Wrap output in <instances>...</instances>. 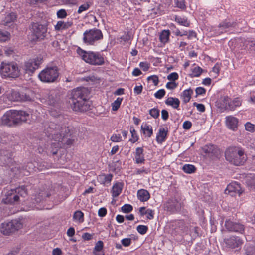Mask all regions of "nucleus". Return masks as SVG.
I'll return each instance as SVG.
<instances>
[{"mask_svg": "<svg viewBox=\"0 0 255 255\" xmlns=\"http://www.w3.org/2000/svg\"><path fill=\"white\" fill-rule=\"evenodd\" d=\"M49 127V129L47 130L48 136L55 141L51 144L55 148L52 150V152L56 154L58 152L57 148L61 147L64 144L67 137L71 135L70 129L69 127H61L53 122L50 123Z\"/></svg>", "mask_w": 255, "mask_h": 255, "instance_id": "f257e3e1", "label": "nucleus"}, {"mask_svg": "<svg viewBox=\"0 0 255 255\" xmlns=\"http://www.w3.org/2000/svg\"><path fill=\"white\" fill-rule=\"evenodd\" d=\"M88 95V90L85 87H78L71 91L69 103L73 110L84 112L89 109Z\"/></svg>", "mask_w": 255, "mask_h": 255, "instance_id": "f03ea898", "label": "nucleus"}, {"mask_svg": "<svg viewBox=\"0 0 255 255\" xmlns=\"http://www.w3.org/2000/svg\"><path fill=\"white\" fill-rule=\"evenodd\" d=\"M77 53L82 60L90 65L100 66L104 64L103 56L99 52L85 51L79 47Z\"/></svg>", "mask_w": 255, "mask_h": 255, "instance_id": "7ed1b4c3", "label": "nucleus"}, {"mask_svg": "<svg viewBox=\"0 0 255 255\" xmlns=\"http://www.w3.org/2000/svg\"><path fill=\"white\" fill-rule=\"evenodd\" d=\"M225 157L227 161L236 166L242 165L246 160L244 151L237 147L229 148L225 152Z\"/></svg>", "mask_w": 255, "mask_h": 255, "instance_id": "20e7f679", "label": "nucleus"}, {"mask_svg": "<svg viewBox=\"0 0 255 255\" xmlns=\"http://www.w3.org/2000/svg\"><path fill=\"white\" fill-rule=\"evenodd\" d=\"M2 202L5 204H13L20 200V198L25 197L27 191L24 186L18 187L14 189L4 191Z\"/></svg>", "mask_w": 255, "mask_h": 255, "instance_id": "39448f33", "label": "nucleus"}, {"mask_svg": "<svg viewBox=\"0 0 255 255\" xmlns=\"http://www.w3.org/2000/svg\"><path fill=\"white\" fill-rule=\"evenodd\" d=\"M0 73L3 78H15L19 75V70L15 62H2L0 64Z\"/></svg>", "mask_w": 255, "mask_h": 255, "instance_id": "423d86ee", "label": "nucleus"}, {"mask_svg": "<svg viewBox=\"0 0 255 255\" xmlns=\"http://www.w3.org/2000/svg\"><path fill=\"white\" fill-rule=\"evenodd\" d=\"M59 76L57 67H47L42 70L38 74L40 80L45 83H52L55 82Z\"/></svg>", "mask_w": 255, "mask_h": 255, "instance_id": "0eeeda50", "label": "nucleus"}, {"mask_svg": "<svg viewBox=\"0 0 255 255\" xmlns=\"http://www.w3.org/2000/svg\"><path fill=\"white\" fill-rule=\"evenodd\" d=\"M242 102V100L239 97L232 99L228 96H223L220 99L219 107L222 109L234 111L241 105Z\"/></svg>", "mask_w": 255, "mask_h": 255, "instance_id": "6e6552de", "label": "nucleus"}, {"mask_svg": "<svg viewBox=\"0 0 255 255\" xmlns=\"http://www.w3.org/2000/svg\"><path fill=\"white\" fill-rule=\"evenodd\" d=\"M103 38L101 31L94 28L85 31L83 33V42L87 45H94L96 42Z\"/></svg>", "mask_w": 255, "mask_h": 255, "instance_id": "1a4fd4ad", "label": "nucleus"}, {"mask_svg": "<svg viewBox=\"0 0 255 255\" xmlns=\"http://www.w3.org/2000/svg\"><path fill=\"white\" fill-rule=\"evenodd\" d=\"M244 241L238 236H232L224 239L223 246L226 250L240 248Z\"/></svg>", "mask_w": 255, "mask_h": 255, "instance_id": "9d476101", "label": "nucleus"}, {"mask_svg": "<svg viewBox=\"0 0 255 255\" xmlns=\"http://www.w3.org/2000/svg\"><path fill=\"white\" fill-rule=\"evenodd\" d=\"M42 59L40 57H37L29 59L26 61L23 66V69L26 73L31 74L38 68L42 63Z\"/></svg>", "mask_w": 255, "mask_h": 255, "instance_id": "9b49d317", "label": "nucleus"}, {"mask_svg": "<svg viewBox=\"0 0 255 255\" xmlns=\"http://www.w3.org/2000/svg\"><path fill=\"white\" fill-rule=\"evenodd\" d=\"M238 26V24L230 19H225L221 22L218 27L215 29V34L216 35H220L223 33L228 32L231 28Z\"/></svg>", "mask_w": 255, "mask_h": 255, "instance_id": "f8f14e48", "label": "nucleus"}, {"mask_svg": "<svg viewBox=\"0 0 255 255\" xmlns=\"http://www.w3.org/2000/svg\"><path fill=\"white\" fill-rule=\"evenodd\" d=\"M225 226L227 230L230 232H236L243 234L245 230V226L239 222L234 221L230 219L225 221Z\"/></svg>", "mask_w": 255, "mask_h": 255, "instance_id": "ddd939ff", "label": "nucleus"}, {"mask_svg": "<svg viewBox=\"0 0 255 255\" xmlns=\"http://www.w3.org/2000/svg\"><path fill=\"white\" fill-rule=\"evenodd\" d=\"M13 113L15 126L24 122H28V121L30 120V115L25 111L13 110Z\"/></svg>", "mask_w": 255, "mask_h": 255, "instance_id": "4468645a", "label": "nucleus"}, {"mask_svg": "<svg viewBox=\"0 0 255 255\" xmlns=\"http://www.w3.org/2000/svg\"><path fill=\"white\" fill-rule=\"evenodd\" d=\"M8 99L11 101H28L31 100L29 95L24 92L12 90L7 94Z\"/></svg>", "mask_w": 255, "mask_h": 255, "instance_id": "2eb2a0df", "label": "nucleus"}, {"mask_svg": "<svg viewBox=\"0 0 255 255\" xmlns=\"http://www.w3.org/2000/svg\"><path fill=\"white\" fill-rule=\"evenodd\" d=\"M32 29L37 39H43L46 36L47 30L46 25L38 23H33Z\"/></svg>", "mask_w": 255, "mask_h": 255, "instance_id": "dca6fc26", "label": "nucleus"}, {"mask_svg": "<svg viewBox=\"0 0 255 255\" xmlns=\"http://www.w3.org/2000/svg\"><path fill=\"white\" fill-rule=\"evenodd\" d=\"M242 192V190L240 185L237 182H233L229 184L225 190V193L230 194L232 196L236 195L240 196Z\"/></svg>", "mask_w": 255, "mask_h": 255, "instance_id": "f3484780", "label": "nucleus"}, {"mask_svg": "<svg viewBox=\"0 0 255 255\" xmlns=\"http://www.w3.org/2000/svg\"><path fill=\"white\" fill-rule=\"evenodd\" d=\"M13 110L7 111L1 118V124L9 127L15 126Z\"/></svg>", "mask_w": 255, "mask_h": 255, "instance_id": "a211bd4d", "label": "nucleus"}, {"mask_svg": "<svg viewBox=\"0 0 255 255\" xmlns=\"http://www.w3.org/2000/svg\"><path fill=\"white\" fill-rule=\"evenodd\" d=\"M226 123L227 127L233 131L237 130L238 128V120L232 116H227L226 117Z\"/></svg>", "mask_w": 255, "mask_h": 255, "instance_id": "6ab92c4d", "label": "nucleus"}, {"mask_svg": "<svg viewBox=\"0 0 255 255\" xmlns=\"http://www.w3.org/2000/svg\"><path fill=\"white\" fill-rule=\"evenodd\" d=\"M166 207L169 210L173 212L179 210L181 207V204L176 199L172 198L168 200Z\"/></svg>", "mask_w": 255, "mask_h": 255, "instance_id": "aec40b11", "label": "nucleus"}, {"mask_svg": "<svg viewBox=\"0 0 255 255\" xmlns=\"http://www.w3.org/2000/svg\"><path fill=\"white\" fill-rule=\"evenodd\" d=\"M167 134L168 130L167 128H160L156 135V141L160 144L165 141L167 138Z\"/></svg>", "mask_w": 255, "mask_h": 255, "instance_id": "412c9836", "label": "nucleus"}, {"mask_svg": "<svg viewBox=\"0 0 255 255\" xmlns=\"http://www.w3.org/2000/svg\"><path fill=\"white\" fill-rule=\"evenodd\" d=\"M124 187V183L120 182H116L113 184L111 189L112 196L113 197H118L122 192Z\"/></svg>", "mask_w": 255, "mask_h": 255, "instance_id": "4be33fe9", "label": "nucleus"}, {"mask_svg": "<svg viewBox=\"0 0 255 255\" xmlns=\"http://www.w3.org/2000/svg\"><path fill=\"white\" fill-rule=\"evenodd\" d=\"M135 163L137 164L143 163L145 161L144 154L143 153V149L142 147H137L136 148L135 152Z\"/></svg>", "mask_w": 255, "mask_h": 255, "instance_id": "5701e85b", "label": "nucleus"}, {"mask_svg": "<svg viewBox=\"0 0 255 255\" xmlns=\"http://www.w3.org/2000/svg\"><path fill=\"white\" fill-rule=\"evenodd\" d=\"M137 197L141 202H146L150 199V195L147 190L141 189L137 192Z\"/></svg>", "mask_w": 255, "mask_h": 255, "instance_id": "b1692460", "label": "nucleus"}, {"mask_svg": "<svg viewBox=\"0 0 255 255\" xmlns=\"http://www.w3.org/2000/svg\"><path fill=\"white\" fill-rule=\"evenodd\" d=\"M139 213L141 216L146 215V217L149 220L154 218V211L151 209L147 208L146 207L139 208Z\"/></svg>", "mask_w": 255, "mask_h": 255, "instance_id": "393cba45", "label": "nucleus"}, {"mask_svg": "<svg viewBox=\"0 0 255 255\" xmlns=\"http://www.w3.org/2000/svg\"><path fill=\"white\" fill-rule=\"evenodd\" d=\"M1 231L4 235H8L14 231L13 224L11 221L3 223L1 224Z\"/></svg>", "mask_w": 255, "mask_h": 255, "instance_id": "a878e982", "label": "nucleus"}, {"mask_svg": "<svg viewBox=\"0 0 255 255\" xmlns=\"http://www.w3.org/2000/svg\"><path fill=\"white\" fill-rule=\"evenodd\" d=\"M73 25L72 21H67L64 22L62 21H59L55 25V29L57 31H60L66 30L70 28Z\"/></svg>", "mask_w": 255, "mask_h": 255, "instance_id": "bb28decb", "label": "nucleus"}, {"mask_svg": "<svg viewBox=\"0 0 255 255\" xmlns=\"http://www.w3.org/2000/svg\"><path fill=\"white\" fill-rule=\"evenodd\" d=\"M165 103L166 105L170 106L174 109L178 110L180 102L177 98L170 97L166 99Z\"/></svg>", "mask_w": 255, "mask_h": 255, "instance_id": "cd10ccee", "label": "nucleus"}, {"mask_svg": "<svg viewBox=\"0 0 255 255\" xmlns=\"http://www.w3.org/2000/svg\"><path fill=\"white\" fill-rule=\"evenodd\" d=\"M113 175L112 174H101L97 177L98 182L101 184H110L111 183Z\"/></svg>", "mask_w": 255, "mask_h": 255, "instance_id": "c85d7f7f", "label": "nucleus"}, {"mask_svg": "<svg viewBox=\"0 0 255 255\" xmlns=\"http://www.w3.org/2000/svg\"><path fill=\"white\" fill-rule=\"evenodd\" d=\"M141 129L144 135L146 137H150L153 134L152 127L146 123L142 124Z\"/></svg>", "mask_w": 255, "mask_h": 255, "instance_id": "c756f323", "label": "nucleus"}, {"mask_svg": "<svg viewBox=\"0 0 255 255\" xmlns=\"http://www.w3.org/2000/svg\"><path fill=\"white\" fill-rule=\"evenodd\" d=\"M193 94V91L191 88L184 90L181 95V98L183 102L185 104L189 102Z\"/></svg>", "mask_w": 255, "mask_h": 255, "instance_id": "7c9ffc66", "label": "nucleus"}, {"mask_svg": "<svg viewBox=\"0 0 255 255\" xmlns=\"http://www.w3.org/2000/svg\"><path fill=\"white\" fill-rule=\"evenodd\" d=\"M170 35V31L169 30H162L159 35L160 42L164 44L167 43L169 41Z\"/></svg>", "mask_w": 255, "mask_h": 255, "instance_id": "2f4dec72", "label": "nucleus"}, {"mask_svg": "<svg viewBox=\"0 0 255 255\" xmlns=\"http://www.w3.org/2000/svg\"><path fill=\"white\" fill-rule=\"evenodd\" d=\"M246 255H255V247L253 243H248L244 246Z\"/></svg>", "mask_w": 255, "mask_h": 255, "instance_id": "473e14b6", "label": "nucleus"}, {"mask_svg": "<svg viewBox=\"0 0 255 255\" xmlns=\"http://www.w3.org/2000/svg\"><path fill=\"white\" fill-rule=\"evenodd\" d=\"M175 21L179 25L183 26L189 27L190 25V22L186 17L175 16Z\"/></svg>", "mask_w": 255, "mask_h": 255, "instance_id": "72a5a7b5", "label": "nucleus"}, {"mask_svg": "<svg viewBox=\"0 0 255 255\" xmlns=\"http://www.w3.org/2000/svg\"><path fill=\"white\" fill-rule=\"evenodd\" d=\"M174 6L182 10L186 8V2L185 0H173Z\"/></svg>", "mask_w": 255, "mask_h": 255, "instance_id": "f704fd0d", "label": "nucleus"}, {"mask_svg": "<svg viewBox=\"0 0 255 255\" xmlns=\"http://www.w3.org/2000/svg\"><path fill=\"white\" fill-rule=\"evenodd\" d=\"M16 18V14L14 12H11L8 14L5 17L4 20L5 24L8 25L11 22H14Z\"/></svg>", "mask_w": 255, "mask_h": 255, "instance_id": "c9c22d12", "label": "nucleus"}, {"mask_svg": "<svg viewBox=\"0 0 255 255\" xmlns=\"http://www.w3.org/2000/svg\"><path fill=\"white\" fill-rule=\"evenodd\" d=\"M73 218L74 221L82 223L84 221V214L81 211H76L74 213Z\"/></svg>", "mask_w": 255, "mask_h": 255, "instance_id": "e433bc0d", "label": "nucleus"}, {"mask_svg": "<svg viewBox=\"0 0 255 255\" xmlns=\"http://www.w3.org/2000/svg\"><path fill=\"white\" fill-rule=\"evenodd\" d=\"M122 101V98L118 97L111 104L112 110L114 111H117L120 107Z\"/></svg>", "mask_w": 255, "mask_h": 255, "instance_id": "4c0bfd02", "label": "nucleus"}, {"mask_svg": "<svg viewBox=\"0 0 255 255\" xmlns=\"http://www.w3.org/2000/svg\"><path fill=\"white\" fill-rule=\"evenodd\" d=\"M183 170L187 173L191 174L195 172V167L191 164H185L183 166Z\"/></svg>", "mask_w": 255, "mask_h": 255, "instance_id": "58836bf2", "label": "nucleus"}, {"mask_svg": "<svg viewBox=\"0 0 255 255\" xmlns=\"http://www.w3.org/2000/svg\"><path fill=\"white\" fill-rule=\"evenodd\" d=\"M245 130L250 132H255V124H252L250 122H247L245 124Z\"/></svg>", "mask_w": 255, "mask_h": 255, "instance_id": "ea45409f", "label": "nucleus"}, {"mask_svg": "<svg viewBox=\"0 0 255 255\" xmlns=\"http://www.w3.org/2000/svg\"><path fill=\"white\" fill-rule=\"evenodd\" d=\"M130 132L131 134L132 138L129 139V141L134 143L138 140V136L136 135V131L133 127H130Z\"/></svg>", "mask_w": 255, "mask_h": 255, "instance_id": "a19ab883", "label": "nucleus"}, {"mask_svg": "<svg viewBox=\"0 0 255 255\" xmlns=\"http://www.w3.org/2000/svg\"><path fill=\"white\" fill-rule=\"evenodd\" d=\"M202 69L199 66H196L193 68L192 73L191 74L192 77H198L202 73Z\"/></svg>", "mask_w": 255, "mask_h": 255, "instance_id": "79ce46f5", "label": "nucleus"}, {"mask_svg": "<svg viewBox=\"0 0 255 255\" xmlns=\"http://www.w3.org/2000/svg\"><path fill=\"white\" fill-rule=\"evenodd\" d=\"M148 229L147 226L139 225L137 226L136 230L137 232L141 235H144L146 233Z\"/></svg>", "mask_w": 255, "mask_h": 255, "instance_id": "37998d69", "label": "nucleus"}, {"mask_svg": "<svg viewBox=\"0 0 255 255\" xmlns=\"http://www.w3.org/2000/svg\"><path fill=\"white\" fill-rule=\"evenodd\" d=\"M11 222L12 224H13L14 231L18 230L23 227L22 223L20 221L14 220H12Z\"/></svg>", "mask_w": 255, "mask_h": 255, "instance_id": "c03bdc74", "label": "nucleus"}, {"mask_svg": "<svg viewBox=\"0 0 255 255\" xmlns=\"http://www.w3.org/2000/svg\"><path fill=\"white\" fill-rule=\"evenodd\" d=\"M121 210L123 212L125 213H128L132 211L133 207L130 204H126L122 207Z\"/></svg>", "mask_w": 255, "mask_h": 255, "instance_id": "a18cd8bd", "label": "nucleus"}, {"mask_svg": "<svg viewBox=\"0 0 255 255\" xmlns=\"http://www.w3.org/2000/svg\"><path fill=\"white\" fill-rule=\"evenodd\" d=\"M104 247V243L103 241L100 240L98 241L96 244L94 248V252H100L101 251Z\"/></svg>", "mask_w": 255, "mask_h": 255, "instance_id": "49530a36", "label": "nucleus"}, {"mask_svg": "<svg viewBox=\"0 0 255 255\" xmlns=\"http://www.w3.org/2000/svg\"><path fill=\"white\" fill-rule=\"evenodd\" d=\"M167 78L170 81L175 82L176 80L178 79L179 75L177 72H174L167 75Z\"/></svg>", "mask_w": 255, "mask_h": 255, "instance_id": "de8ad7c7", "label": "nucleus"}, {"mask_svg": "<svg viewBox=\"0 0 255 255\" xmlns=\"http://www.w3.org/2000/svg\"><path fill=\"white\" fill-rule=\"evenodd\" d=\"M165 95V91L163 89H161L158 90L156 92H155L154 94V96L155 98L158 99H162Z\"/></svg>", "mask_w": 255, "mask_h": 255, "instance_id": "09e8293b", "label": "nucleus"}, {"mask_svg": "<svg viewBox=\"0 0 255 255\" xmlns=\"http://www.w3.org/2000/svg\"><path fill=\"white\" fill-rule=\"evenodd\" d=\"M149 113L153 118L156 119L159 116V110L154 108L149 111Z\"/></svg>", "mask_w": 255, "mask_h": 255, "instance_id": "8fccbe9b", "label": "nucleus"}, {"mask_svg": "<svg viewBox=\"0 0 255 255\" xmlns=\"http://www.w3.org/2000/svg\"><path fill=\"white\" fill-rule=\"evenodd\" d=\"M178 86V83L174 81H170L166 84L165 87L169 90H174Z\"/></svg>", "mask_w": 255, "mask_h": 255, "instance_id": "3c124183", "label": "nucleus"}, {"mask_svg": "<svg viewBox=\"0 0 255 255\" xmlns=\"http://www.w3.org/2000/svg\"><path fill=\"white\" fill-rule=\"evenodd\" d=\"M110 140L114 142H119L122 140V137L120 134H113L111 136Z\"/></svg>", "mask_w": 255, "mask_h": 255, "instance_id": "603ef678", "label": "nucleus"}, {"mask_svg": "<svg viewBox=\"0 0 255 255\" xmlns=\"http://www.w3.org/2000/svg\"><path fill=\"white\" fill-rule=\"evenodd\" d=\"M147 80L151 82L155 86H157L159 83L158 77L157 75H152L147 78Z\"/></svg>", "mask_w": 255, "mask_h": 255, "instance_id": "864d4df0", "label": "nucleus"}, {"mask_svg": "<svg viewBox=\"0 0 255 255\" xmlns=\"http://www.w3.org/2000/svg\"><path fill=\"white\" fill-rule=\"evenodd\" d=\"M9 38V33L7 32L0 31V41H6Z\"/></svg>", "mask_w": 255, "mask_h": 255, "instance_id": "5fc2aeb1", "label": "nucleus"}, {"mask_svg": "<svg viewBox=\"0 0 255 255\" xmlns=\"http://www.w3.org/2000/svg\"><path fill=\"white\" fill-rule=\"evenodd\" d=\"M67 15L66 11L65 9H61L57 12V16L58 18H64Z\"/></svg>", "mask_w": 255, "mask_h": 255, "instance_id": "6e6d98bb", "label": "nucleus"}, {"mask_svg": "<svg viewBox=\"0 0 255 255\" xmlns=\"http://www.w3.org/2000/svg\"><path fill=\"white\" fill-rule=\"evenodd\" d=\"M94 234L84 233L82 235V238L84 241H89L93 238Z\"/></svg>", "mask_w": 255, "mask_h": 255, "instance_id": "4d7b16f0", "label": "nucleus"}, {"mask_svg": "<svg viewBox=\"0 0 255 255\" xmlns=\"http://www.w3.org/2000/svg\"><path fill=\"white\" fill-rule=\"evenodd\" d=\"M90 5L88 3H84L79 6L78 10V13H81L82 12L86 11L89 9Z\"/></svg>", "mask_w": 255, "mask_h": 255, "instance_id": "13d9d810", "label": "nucleus"}, {"mask_svg": "<svg viewBox=\"0 0 255 255\" xmlns=\"http://www.w3.org/2000/svg\"><path fill=\"white\" fill-rule=\"evenodd\" d=\"M121 243L124 246L128 247L131 243V239L128 238H124L121 240Z\"/></svg>", "mask_w": 255, "mask_h": 255, "instance_id": "bf43d9fd", "label": "nucleus"}, {"mask_svg": "<svg viewBox=\"0 0 255 255\" xmlns=\"http://www.w3.org/2000/svg\"><path fill=\"white\" fill-rule=\"evenodd\" d=\"M249 186L250 187L251 189L255 190V176L254 175L252 177V179L249 180L247 182Z\"/></svg>", "mask_w": 255, "mask_h": 255, "instance_id": "052dcab7", "label": "nucleus"}, {"mask_svg": "<svg viewBox=\"0 0 255 255\" xmlns=\"http://www.w3.org/2000/svg\"><path fill=\"white\" fill-rule=\"evenodd\" d=\"M196 96L198 95H203L205 94L206 90L201 87H198L196 88L195 90Z\"/></svg>", "mask_w": 255, "mask_h": 255, "instance_id": "680f3d73", "label": "nucleus"}, {"mask_svg": "<svg viewBox=\"0 0 255 255\" xmlns=\"http://www.w3.org/2000/svg\"><path fill=\"white\" fill-rule=\"evenodd\" d=\"M193 105L196 106L198 111L204 112L205 110V108L203 104H198L196 102L193 103Z\"/></svg>", "mask_w": 255, "mask_h": 255, "instance_id": "e2e57ef3", "label": "nucleus"}, {"mask_svg": "<svg viewBox=\"0 0 255 255\" xmlns=\"http://www.w3.org/2000/svg\"><path fill=\"white\" fill-rule=\"evenodd\" d=\"M140 67L144 71H147L149 68V64L147 62H141L139 63Z\"/></svg>", "mask_w": 255, "mask_h": 255, "instance_id": "0e129e2a", "label": "nucleus"}, {"mask_svg": "<svg viewBox=\"0 0 255 255\" xmlns=\"http://www.w3.org/2000/svg\"><path fill=\"white\" fill-rule=\"evenodd\" d=\"M107 211L106 208L104 207L100 208L98 212V216L101 217L105 216L107 214Z\"/></svg>", "mask_w": 255, "mask_h": 255, "instance_id": "69168bd1", "label": "nucleus"}, {"mask_svg": "<svg viewBox=\"0 0 255 255\" xmlns=\"http://www.w3.org/2000/svg\"><path fill=\"white\" fill-rule=\"evenodd\" d=\"M214 148L215 147L213 145H207L204 147V151L207 153H213Z\"/></svg>", "mask_w": 255, "mask_h": 255, "instance_id": "338daca9", "label": "nucleus"}, {"mask_svg": "<svg viewBox=\"0 0 255 255\" xmlns=\"http://www.w3.org/2000/svg\"><path fill=\"white\" fill-rule=\"evenodd\" d=\"M36 167L34 166V165H33V164L31 162L30 163H28L26 166V170H27V172L28 173H31L33 171H34L35 170V168Z\"/></svg>", "mask_w": 255, "mask_h": 255, "instance_id": "774afa93", "label": "nucleus"}]
</instances>
